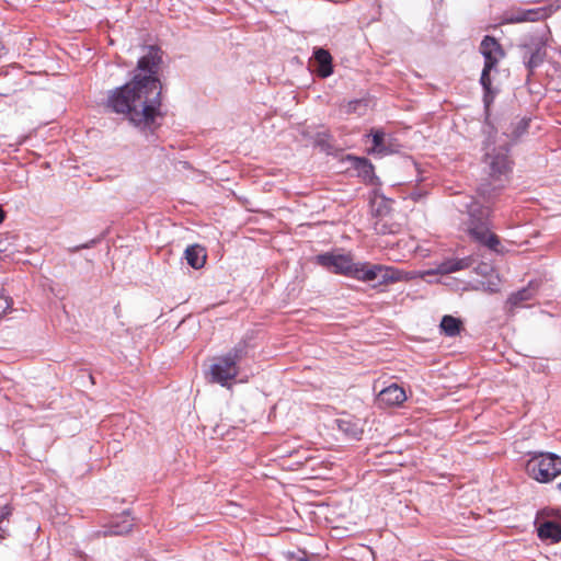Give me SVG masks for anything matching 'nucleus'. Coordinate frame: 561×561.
Returning a JSON list of instances; mask_svg holds the SVG:
<instances>
[{
    "instance_id": "1",
    "label": "nucleus",
    "mask_w": 561,
    "mask_h": 561,
    "mask_svg": "<svg viewBox=\"0 0 561 561\" xmlns=\"http://www.w3.org/2000/svg\"><path fill=\"white\" fill-rule=\"evenodd\" d=\"M161 61L160 48L150 46L139 58L131 81L108 92L106 106L135 126L150 128L161 115L162 85L157 77Z\"/></svg>"
},
{
    "instance_id": "2",
    "label": "nucleus",
    "mask_w": 561,
    "mask_h": 561,
    "mask_svg": "<svg viewBox=\"0 0 561 561\" xmlns=\"http://www.w3.org/2000/svg\"><path fill=\"white\" fill-rule=\"evenodd\" d=\"M317 262L336 274L352 276L362 282H376L379 285L392 284L404 279V273L392 266L370 263H354L350 255L324 253Z\"/></svg>"
},
{
    "instance_id": "3",
    "label": "nucleus",
    "mask_w": 561,
    "mask_h": 561,
    "mask_svg": "<svg viewBox=\"0 0 561 561\" xmlns=\"http://www.w3.org/2000/svg\"><path fill=\"white\" fill-rule=\"evenodd\" d=\"M458 210L463 216L461 218L460 229L465 231L471 240L497 251L500 239L491 232V208L483 205L476 197L467 196L457 204Z\"/></svg>"
},
{
    "instance_id": "4",
    "label": "nucleus",
    "mask_w": 561,
    "mask_h": 561,
    "mask_svg": "<svg viewBox=\"0 0 561 561\" xmlns=\"http://www.w3.org/2000/svg\"><path fill=\"white\" fill-rule=\"evenodd\" d=\"M247 355L248 343L245 341L238 342L226 354L214 358L207 371V378L210 382L219 383L222 387L229 386V382L238 377L239 364Z\"/></svg>"
},
{
    "instance_id": "5",
    "label": "nucleus",
    "mask_w": 561,
    "mask_h": 561,
    "mask_svg": "<svg viewBox=\"0 0 561 561\" xmlns=\"http://www.w3.org/2000/svg\"><path fill=\"white\" fill-rule=\"evenodd\" d=\"M526 471L534 480L547 483L561 473L559 457L551 453L534 455L526 463Z\"/></svg>"
},
{
    "instance_id": "6",
    "label": "nucleus",
    "mask_w": 561,
    "mask_h": 561,
    "mask_svg": "<svg viewBox=\"0 0 561 561\" xmlns=\"http://www.w3.org/2000/svg\"><path fill=\"white\" fill-rule=\"evenodd\" d=\"M538 286L534 282L515 293H512L505 301V311L513 316L519 308L528 307V302L537 295Z\"/></svg>"
},
{
    "instance_id": "7",
    "label": "nucleus",
    "mask_w": 561,
    "mask_h": 561,
    "mask_svg": "<svg viewBox=\"0 0 561 561\" xmlns=\"http://www.w3.org/2000/svg\"><path fill=\"white\" fill-rule=\"evenodd\" d=\"M480 51L484 57V64L488 65V68H496L499 61L505 56L500 43L489 35L484 36L482 39Z\"/></svg>"
},
{
    "instance_id": "8",
    "label": "nucleus",
    "mask_w": 561,
    "mask_h": 561,
    "mask_svg": "<svg viewBox=\"0 0 561 561\" xmlns=\"http://www.w3.org/2000/svg\"><path fill=\"white\" fill-rule=\"evenodd\" d=\"M405 400L404 389L396 383L382 389L377 397L378 404L382 407H397Z\"/></svg>"
},
{
    "instance_id": "9",
    "label": "nucleus",
    "mask_w": 561,
    "mask_h": 561,
    "mask_svg": "<svg viewBox=\"0 0 561 561\" xmlns=\"http://www.w3.org/2000/svg\"><path fill=\"white\" fill-rule=\"evenodd\" d=\"M538 537L541 540H549L552 543L561 541V523L557 520H543L537 528Z\"/></svg>"
},
{
    "instance_id": "10",
    "label": "nucleus",
    "mask_w": 561,
    "mask_h": 561,
    "mask_svg": "<svg viewBox=\"0 0 561 561\" xmlns=\"http://www.w3.org/2000/svg\"><path fill=\"white\" fill-rule=\"evenodd\" d=\"M184 256L187 264L195 270L202 268L207 257L205 249L199 244L188 245L184 251Z\"/></svg>"
},
{
    "instance_id": "11",
    "label": "nucleus",
    "mask_w": 561,
    "mask_h": 561,
    "mask_svg": "<svg viewBox=\"0 0 561 561\" xmlns=\"http://www.w3.org/2000/svg\"><path fill=\"white\" fill-rule=\"evenodd\" d=\"M336 425L346 437L359 439L363 434V427L359 421L350 416L337 419Z\"/></svg>"
},
{
    "instance_id": "12",
    "label": "nucleus",
    "mask_w": 561,
    "mask_h": 561,
    "mask_svg": "<svg viewBox=\"0 0 561 561\" xmlns=\"http://www.w3.org/2000/svg\"><path fill=\"white\" fill-rule=\"evenodd\" d=\"M486 161L490 165L492 176L505 174L511 168L508 157L503 152L495 156L488 153Z\"/></svg>"
},
{
    "instance_id": "13",
    "label": "nucleus",
    "mask_w": 561,
    "mask_h": 561,
    "mask_svg": "<svg viewBox=\"0 0 561 561\" xmlns=\"http://www.w3.org/2000/svg\"><path fill=\"white\" fill-rule=\"evenodd\" d=\"M314 60L318 64V75L322 78H327L333 72L332 57L330 53L323 48H318L314 51Z\"/></svg>"
},
{
    "instance_id": "14",
    "label": "nucleus",
    "mask_w": 561,
    "mask_h": 561,
    "mask_svg": "<svg viewBox=\"0 0 561 561\" xmlns=\"http://www.w3.org/2000/svg\"><path fill=\"white\" fill-rule=\"evenodd\" d=\"M471 264H472V260L470 257L446 260L437 266V273H440V274L454 273L457 271L466 270V268L470 267Z\"/></svg>"
},
{
    "instance_id": "15",
    "label": "nucleus",
    "mask_w": 561,
    "mask_h": 561,
    "mask_svg": "<svg viewBox=\"0 0 561 561\" xmlns=\"http://www.w3.org/2000/svg\"><path fill=\"white\" fill-rule=\"evenodd\" d=\"M494 68H488V65L484 64V67H483L482 73H481V78H480V83L484 90L483 100H484L485 106L490 105V103L493 101L494 95H495V92L492 90V81H491V76H490V72Z\"/></svg>"
},
{
    "instance_id": "16",
    "label": "nucleus",
    "mask_w": 561,
    "mask_h": 561,
    "mask_svg": "<svg viewBox=\"0 0 561 561\" xmlns=\"http://www.w3.org/2000/svg\"><path fill=\"white\" fill-rule=\"evenodd\" d=\"M461 321L453 316H444L440 321V330L447 336H456L460 333L461 330Z\"/></svg>"
},
{
    "instance_id": "17",
    "label": "nucleus",
    "mask_w": 561,
    "mask_h": 561,
    "mask_svg": "<svg viewBox=\"0 0 561 561\" xmlns=\"http://www.w3.org/2000/svg\"><path fill=\"white\" fill-rule=\"evenodd\" d=\"M552 13L551 7L525 9L526 22H537L547 19Z\"/></svg>"
},
{
    "instance_id": "18",
    "label": "nucleus",
    "mask_w": 561,
    "mask_h": 561,
    "mask_svg": "<svg viewBox=\"0 0 561 561\" xmlns=\"http://www.w3.org/2000/svg\"><path fill=\"white\" fill-rule=\"evenodd\" d=\"M545 55V44L540 43L535 50L530 51L529 57L525 56L528 69L533 70L537 68L543 61Z\"/></svg>"
},
{
    "instance_id": "19",
    "label": "nucleus",
    "mask_w": 561,
    "mask_h": 561,
    "mask_svg": "<svg viewBox=\"0 0 561 561\" xmlns=\"http://www.w3.org/2000/svg\"><path fill=\"white\" fill-rule=\"evenodd\" d=\"M133 528V522L128 518V516H125L122 523H112L108 530L105 531V534L108 535H124L128 534Z\"/></svg>"
},
{
    "instance_id": "20",
    "label": "nucleus",
    "mask_w": 561,
    "mask_h": 561,
    "mask_svg": "<svg viewBox=\"0 0 561 561\" xmlns=\"http://www.w3.org/2000/svg\"><path fill=\"white\" fill-rule=\"evenodd\" d=\"M503 23L514 24L526 22L525 9H514L503 14Z\"/></svg>"
},
{
    "instance_id": "21",
    "label": "nucleus",
    "mask_w": 561,
    "mask_h": 561,
    "mask_svg": "<svg viewBox=\"0 0 561 561\" xmlns=\"http://www.w3.org/2000/svg\"><path fill=\"white\" fill-rule=\"evenodd\" d=\"M368 108L367 100H353L345 105V112L347 114L357 113L364 115Z\"/></svg>"
},
{
    "instance_id": "22",
    "label": "nucleus",
    "mask_w": 561,
    "mask_h": 561,
    "mask_svg": "<svg viewBox=\"0 0 561 561\" xmlns=\"http://www.w3.org/2000/svg\"><path fill=\"white\" fill-rule=\"evenodd\" d=\"M371 137H373V144H374L375 148L382 146L385 134L381 130L374 131Z\"/></svg>"
},
{
    "instance_id": "23",
    "label": "nucleus",
    "mask_w": 561,
    "mask_h": 561,
    "mask_svg": "<svg viewBox=\"0 0 561 561\" xmlns=\"http://www.w3.org/2000/svg\"><path fill=\"white\" fill-rule=\"evenodd\" d=\"M357 167H363L365 173L373 171V165L368 162L367 159L360 158L357 159Z\"/></svg>"
},
{
    "instance_id": "24",
    "label": "nucleus",
    "mask_w": 561,
    "mask_h": 561,
    "mask_svg": "<svg viewBox=\"0 0 561 561\" xmlns=\"http://www.w3.org/2000/svg\"><path fill=\"white\" fill-rule=\"evenodd\" d=\"M12 513V510L9 505H4L2 508H1V513H0V523L4 519H7Z\"/></svg>"
},
{
    "instance_id": "25",
    "label": "nucleus",
    "mask_w": 561,
    "mask_h": 561,
    "mask_svg": "<svg viewBox=\"0 0 561 561\" xmlns=\"http://www.w3.org/2000/svg\"><path fill=\"white\" fill-rule=\"evenodd\" d=\"M389 211V208L387 207V205H385L383 207H379L377 208V214L378 215H385Z\"/></svg>"
},
{
    "instance_id": "26",
    "label": "nucleus",
    "mask_w": 561,
    "mask_h": 561,
    "mask_svg": "<svg viewBox=\"0 0 561 561\" xmlns=\"http://www.w3.org/2000/svg\"><path fill=\"white\" fill-rule=\"evenodd\" d=\"M4 218H5V213L3 211L2 208H0V224L3 222Z\"/></svg>"
},
{
    "instance_id": "27",
    "label": "nucleus",
    "mask_w": 561,
    "mask_h": 561,
    "mask_svg": "<svg viewBox=\"0 0 561 561\" xmlns=\"http://www.w3.org/2000/svg\"><path fill=\"white\" fill-rule=\"evenodd\" d=\"M558 490L561 492V482L557 485Z\"/></svg>"
},
{
    "instance_id": "28",
    "label": "nucleus",
    "mask_w": 561,
    "mask_h": 561,
    "mask_svg": "<svg viewBox=\"0 0 561 561\" xmlns=\"http://www.w3.org/2000/svg\"><path fill=\"white\" fill-rule=\"evenodd\" d=\"M559 467H561V458H559Z\"/></svg>"
}]
</instances>
